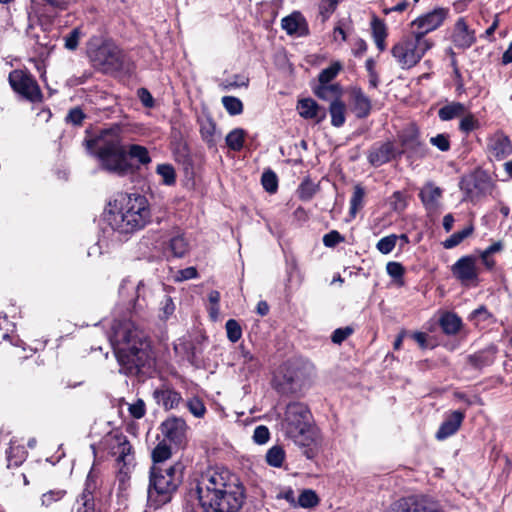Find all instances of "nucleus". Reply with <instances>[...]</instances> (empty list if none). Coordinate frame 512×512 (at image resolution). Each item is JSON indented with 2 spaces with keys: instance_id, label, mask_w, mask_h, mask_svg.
<instances>
[{
  "instance_id": "1",
  "label": "nucleus",
  "mask_w": 512,
  "mask_h": 512,
  "mask_svg": "<svg viewBox=\"0 0 512 512\" xmlns=\"http://www.w3.org/2000/svg\"><path fill=\"white\" fill-rule=\"evenodd\" d=\"M111 344L119 364V372L141 381L152 377L156 359L149 337L134 322L113 325Z\"/></svg>"
},
{
  "instance_id": "2",
  "label": "nucleus",
  "mask_w": 512,
  "mask_h": 512,
  "mask_svg": "<svg viewBox=\"0 0 512 512\" xmlns=\"http://www.w3.org/2000/svg\"><path fill=\"white\" fill-rule=\"evenodd\" d=\"M196 494L203 512H239L246 499L243 483L227 469L203 474L197 482Z\"/></svg>"
},
{
  "instance_id": "3",
  "label": "nucleus",
  "mask_w": 512,
  "mask_h": 512,
  "mask_svg": "<svg viewBox=\"0 0 512 512\" xmlns=\"http://www.w3.org/2000/svg\"><path fill=\"white\" fill-rule=\"evenodd\" d=\"M105 220L114 232L128 239L152 222L151 204L143 194L118 192L107 204Z\"/></svg>"
},
{
  "instance_id": "4",
  "label": "nucleus",
  "mask_w": 512,
  "mask_h": 512,
  "mask_svg": "<svg viewBox=\"0 0 512 512\" xmlns=\"http://www.w3.org/2000/svg\"><path fill=\"white\" fill-rule=\"evenodd\" d=\"M83 144L98 160L100 169L107 173L124 177L140 168L126 159V145L119 125L99 129L90 137H85Z\"/></svg>"
},
{
  "instance_id": "5",
  "label": "nucleus",
  "mask_w": 512,
  "mask_h": 512,
  "mask_svg": "<svg viewBox=\"0 0 512 512\" xmlns=\"http://www.w3.org/2000/svg\"><path fill=\"white\" fill-rule=\"evenodd\" d=\"M282 430L286 438L291 439L309 460L319 454L320 441L313 415L309 407L302 402H291L286 406L282 420Z\"/></svg>"
},
{
  "instance_id": "6",
  "label": "nucleus",
  "mask_w": 512,
  "mask_h": 512,
  "mask_svg": "<svg viewBox=\"0 0 512 512\" xmlns=\"http://www.w3.org/2000/svg\"><path fill=\"white\" fill-rule=\"evenodd\" d=\"M86 56L91 67L104 75L130 74L132 71L130 57L111 37H90L86 43Z\"/></svg>"
},
{
  "instance_id": "7",
  "label": "nucleus",
  "mask_w": 512,
  "mask_h": 512,
  "mask_svg": "<svg viewBox=\"0 0 512 512\" xmlns=\"http://www.w3.org/2000/svg\"><path fill=\"white\" fill-rule=\"evenodd\" d=\"M185 465L177 461L168 466L152 465L149 470L147 501L150 507L158 509L176 494L184 478Z\"/></svg>"
},
{
  "instance_id": "8",
  "label": "nucleus",
  "mask_w": 512,
  "mask_h": 512,
  "mask_svg": "<svg viewBox=\"0 0 512 512\" xmlns=\"http://www.w3.org/2000/svg\"><path fill=\"white\" fill-rule=\"evenodd\" d=\"M434 46L431 39H421L410 31L392 46L391 54L402 69L416 66L426 52Z\"/></svg>"
},
{
  "instance_id": "9",
  "label": "nucleus",
  "mask_w": 512,
  "mask_h": 512,
  "mask_svg": "<svg viewBox=\"0 0 512 512\" xmlns=\"http://www.w3.org/2000/svg\"><path fill=\"white\" fill-rule=\"evenodd\" d=\"M304 380V367L298 361L289 359L276 370L272 379V387L280 395H294L301 390Z\"/></svg>"
},
{
  "instance_id": "10",
  "label": "nucleus",
  "mask_w": 512,
  "mask_h": 512,
  "mask_svg": "<svg viewBox=\"0 0 512 512\" xmlns=\"http://www.w3.org/2000/svg\"><path fill=\"white\" fill-rule=\"evenodd\" d=\"M492 186L490 174L481 167H477L470 174L463 176L459 182L464 199L471 201L486 195Z\"/></svg>"
},
{
  "instance_id": "11",
  "label": "nucleus",
  "mask_w": 512,
  "mask_h": 512,
  "mask_svg": "<svg viewBox=\"0 0 512 512\" xmlns=\"http://www.w3.org/2000/svg\"><path fill=\"white\" fill-rule=\"evenodd\" d=\"M8 81L13 91L21 97L31 102L41 99L40 87L30 72L21 69L12 70L9 73Z\"/></svg>"
},
{
  "instance_id": "12",
  "label": "nucleus",
  "mask_w": 512,
  "mask_h": 512,
  "mask_svg": "<svg viewBox=\"0 0 512 512\" xmlns=\"http://www.w3.org/2000/svg\"><path fill=\"white\" fill-rule=\"evenodd\" d=\"M449 16V8L436 7L433 10L421 14L410 23L411 32L421 39H427L426 35L441 27Z\"/></svg>"
},
{
  "instance_id": "13",
  "label": "nucleus",
  "mask_w": 512,
  "mask_h": 512,
  "mask_svg": "<svg viewBox=\"0 0 512 512\" xmlns=\"http://www.w3.org/2000/svg\"><path fill=\"white\" fill-rule=\"evenodd\" d=\"M401 150L398 155L406 154L408 158L423 159L428 154V147L420 139V130L412 124L399 134Z\"/></svg>"
},
{
  "instance_id": "14",
  "label": "nucleus",
  "mask_w": 512,
  "mask_h": 512,
  "mask_svg": "<svg viewBox=\"0 0 512 512\" xmlns=\"http://www.w3.org/2000/svg\"><path fill=\"white\" fill-rule=\"evenodd\" d=\"M477 259L474 255L460 257L452 266L451 273L455 279L466 286H477L479 272L476 265Z\"/></svg>"
},
{
  "instance_id": "15",
  "label": "nucleus",
  "mask_w": 512,
  "mask_h": 512,
  "mask_svg": "<svg viewBox=\"0 0 512 512\" xmlns=\"http://www.w3.org/2000/svg\"><path fill=\"white\" fill-rule=\"evenodd\" d=\"M449 39L453 46L465 51L477 42V35L467 20V17H459L452 26Z\"/></svg>"
},
{
  "instance_id": "16",
  "label": "nucleus",
  "mask_w": 512,
  "mask_h": 512,
  "mask_svg": "<svg viewBox=\"0 0 512 512\" xmlns=\"http://www.w3.org/2000/svg\"><path fill=\"white\" fill-rule=\"evenodd\" d=\"M97 489V476L88 473L82 492L76 497L73 509L75 512H102L96 507L95 492Z\"/></svg>"
},
{
  "instance_id": "17",
  "label": "nucleus",
  "mask_w": 512,
  "mask_h": 512,
  "mask_svg": "<svg viewBox=\"0 0 512 512\" xmlns=\"http://www.w3.org/2000/svg\"><path fill=\"white\" fill-rule=\"evenodd\" d=\"M187 429L185 420L176 416L167 418L160 425L161 433L177 448H183L186 445Z\"/></svg>"
},
{
  "instance_id": "18",
  "label": "nucleus",
  "mask_w": 512,
  "mask_h": 512,
  "mask_svg": "<svg viewBox=\"0 0 512 512\" xmlns=\"http://www.w3.org/2000/svg\"><path fill=\"white\" fill-rule=\"evenodd\" d=\"M32 3L38 17L44 18L48 23H53L70 6L69 0H32Z\"/></svg>"
},
{
  "instance_id": "19",
  "label": "nucleus",
  "mask_w": 512,
  "mask_h": 512,
  "mask_svg": "<svg viewBox=\"0 0 512 512\" xmlns=\"http://www.w3.org/2000/svg\"><path fill=\"white\" fill-rule=\"evenodd\" d=\"M397 155L398 151H396L394 143L386 141L374 144L369 150L367 159L372 166L380 167L395 159Z\"/></svg>"
},
{
  "instance_id": "20",
  "label": "nucleus",
  "mask_w": 512,
  "mask_h": 512,
  "mask_svg": "<svg viewBox=\"0 0 512 512\" xmlns=\"http://www.w3.org/2000/svg\"><path fill=\"white\" fill-rule=\"evenodd\" d=\"M465 417V411L455 410L449 412L435 434L436 439L442 441L456 434Z\"/></svg>"
},
{
  "instance_id": "21",
  "label": "nucleus",
  "mask_w": 512,
  "mask_h": 512,
  "mask_svg": "<svg viewBox=\"0 0 512 512\" xmlns=\"http://www.w3.org/2000/svg\"><path fill=\"white\" fill-rule=\"evenodd\" d=\"M153 397L166 411L177 408L183 400L180 392L165 384L153 391Z\"/></svg>"
},
{
  "instance_id": "22",
  "label": "nucleus",
  "mask_w": 512,
  "mask_h": 512,
  "mask_svg": "<svg viewBox=\"0 0 512 512\" xmlns=\"http://www.w3.org/2000/svg\"><path fill=\"white\" fill-rule=\"evenodd\" d=\"M190 251V244L184 234H177L165 242L163 253L167 260L184 258Z\"/></svg>"
},
{
  "instance_id": "23",
  "label": "nucleus",
  "mask_w": 512,
  "mask_h": 512,
  "mask_svg": "<svg viewBox=\"0 0 512 512\" xmlns=\"http://www.w3.org/2000/svg\"><path fill=\"white\" fill-rule=\"evenodd\" d=\"M442 196L443 189L436 186L433 182L425 183L418 194V197L427 212H434L439 208V200Z\"/></svg>"
},
{
  "instance_id": "24",
  "label": "nucleus",
  "mask_w": 512,
  "mask_h": 512,
  "mask_svg": "<svg viewBox=\"0 0 512 512\" xmlns=\"http://www.w3.org/2000/svg\"><path fill=\"white\" fill-rule=\"evenodd\" d=\"M112 439L115 444L112 446L113 454H117V461L123 463V466H126L131 463L134 459L133 456V447L129 442L126 435H124L120 431H115L112 433Z\"/></svg>"
},
{
  "instance_id": "25",
  "label": "nucleus",
  "mask_w": 512,
  "mask_h": 512,
  "mask_svg": "<svg viewBox=\"0 0 512 512\" xmlns=\"http://www.w3.org/2000/svg\"><path fill=\"white\" fill-rule=\"evenodd\" d=\"M281 27L288 35L307 36L309 28L304 16L295 11L281 20Z\"/></svg>"
},
{
  "instance_id": "26",
  "label": "nucleus",
  "mask_w": 512,
  "mask_h": 512,
  "mask_svg": "<svg viewBox=\"0 0 512 512\" xmlns=\"http://www.w3.org/2000/svg\"><path fill=\"white\" fill-rule=\"evenodd\" d=\"M353 111L358 119L367 118L372 110V102L361 87H353L350 91Z\"/></svg>"
},
{
  "instance_id": "27",
  "label": "nucleus",
  "mask_w": 512,
  "mask_h": 512,
  "mask_svg": "<svg viewBox=\"0 0 512 512\" xmlns=\"http://www.w3.org/2000/svg\"><path fill=\"white\" fill-rule=\"evenodd\" d=\"M438 325L442 333L450 337L458 335L464 328L462 318L453 311H444L438 319Z\"/></svg>"
},
{
  "instance_id": "28",
  "label": "nucleus",
  "mask_w": 512,
  "mask_h": 512,
  "mask_svg": "<svg viewBox=\"0 0 512 512\" xmlns=\"http://www.w3.org/2000/svg\"><path fill=\"white\" fill-rule=\"evenodd\" d=\"M497 352V346L491 344L484 349L469 355L467 357V362L474 369L481 370L482 368L490 366L494 363Z\"/></svg>"
},
{
  "instance_id": "29",
  "label": "nucleus",
  "mask_w": 512,
  "mask_h": 512,
  "mask_svg": "<svg viewBox=\"0 0 512 512\" xmlns=\"http://www.w3.org/2000/svg\"><path fill=\"white\" fill-rule=\"evenodd\" d=\"M297 110L304 119H315L317 123L326 118V110L312 98H304L298 101Z\"/></svg>"
},
{
  "instance_id": "30",
  "label": "nucleus",
  "mask_w": 512,
  "mask_h": 512,
  "mask_svg": "<svg viewBox=\"0 0 512 512\" xmlns=\"http://www.w3.org/2000/svg\"><path fill=\"white\" fill-rule=\"evenodd\" d=\"M489 150L496 160H503L512 154V142L507 135L499 134L489 144Z\"/></svg>"
},
{
  "instance_id": "31",
  "label": "nucleus",
  "mask_w": 512,
  "mask_h": 512,
  "mask_svg": "<svg viewBox=\"0 0 512 512\" xmlns=\"http://www.w3.org/2000/svg\"><path fill=\"white\" fill-rule=\"evenodd\" d=\"M468 320L472 322L476 328L479 329H484L486 326L496 322L494 315L487 309L485 305H481L477 309L473 310L469 314Z\"/></svg>"
},
{
  "instance_id": "32",
  "label": "nucleus",
  "mask_w": 512,
  "mask_h": 512,
  "mask_svg": "<svg viewBox=\"0 0 512 512\" xmlns=\"http://www.w3.org/2000/svg\"><path fill=\"white\" fill-rule=\"evenodd\" d=\"M28 452L25 446L21 444L10 443V446L6 450L7 467H19L27 459Z\"/></svg>"
},
{
  "instance_id": "33",
  "label": "nucleus",
  "mask_w": 512,
  "mask_h": 512,
  "mask_svg": "<svg viewBox=\"0 0 512 512\" xmlns=\"http://www.w3.org/2000/svg\"><path fill=\"white\" fill-rule=\"evenodd\" d=\"M126 159L136 160L139 165L147 166L152 162L148 149L140 144H128L125 148Z\"/></svg>"
},
{
  "instance_id": "34",
  "label": "nucleus",
  "mask_w": 512,
  "mask_h": 512,
  "mask_svg": "<svg viewBox=\"0 0 512 512\" xmlns=\"http://www.w3.org/2000/svg\"><path fill=\"white\" fill-rule=\"evenodd\" d=\"M331 124L334 127H341L346 121V105L340 98L333 99L329 106Z\"/></svg>"
},
{
  "instance_id": "35",
  "label": "nucleus",
  "mask_w": 512,
  "mask_h": 512,
  "mask_svg": "<svg viewBox=\"0 0 512 512\" xmlns=\"http://www.w3.org/2000/svg\"><path fill=\"white\" fill-rule=\"evenodd\" d=\"M466 107L461 102H450L438 110V117L441 121H450L465 114Z\"/></svg>"
},
{
  "instance_id": "36",
  "label": "nucleus",
  "mask_w": 512,
  "mask_h": 512,
  "mask_svg": "<svg viewBox=\"0 0 512 512\" xmlns=\"http://www.w3.org/2000/svg\"><path fill=\"white\" fill-rule=\"evenodd\" d=\"M313 93L319 99L326 100V101H328V100L332 101L333 99L340 98L342 96V87L338 83H334V84L319 83V85L313 89Z\"/></svg>"
},
{
  "instance_id": "37",
  "label": "nucleus",
  "mask_w": 512,
  "mask_h": 512,
  "mask_svg": "<svg viewBox=\"0 0 512 512\" xmlns=\"http://www.w3.org/2000/svg\"><path fill=\"white\" fill-rule=\"evenodd\" d=\"M172 456V448L171 445H169L166 440L160 441L152 450L151 452V458H152V465H162L167 466L165 464V461H167Z\"/></svg>"
},
{
  "instance_id": "38",
  "label": "nucleus",
  "mask_w": 512,
  "mask_h": 512,
  "mask_svg": "<svg viewBox=\"0 0 512 512\" xmlns=\"http://www.w3.org/2000/svg\"><path fill=\"white\" fill-rule=\"evenodd\" d=\"M246 135L247 133L243 128L231 130L225 138L227 147L234 152L241 151L244 147Z\"/></svg>"
},
{
  "instance_id": "39",
  "label": "nucleus",
  "mask_w": 512,
  "mask_h": 512,
  "mask_svg": "<svg viewBox=\"0 0 512 512\" xmlns=\"http://www.w3.org/2000/svg\"><path fill=\"white\" fill-rule=\"evenodd\" d=\"M216 122L212 117H207L205 120L200 122V135L202 140L208 145V147H214L215 141Z\"/></svg>"
},
{
  "instance_id": "40",
  "label": "nucleus",
  "mask_w": 512,
  "mask_h": 512,
  "mask_svg": "<svg viewBox=\"0 0 512 512\" xmlns=\"http://www.w3.org/2000/svg\"><path fill=\"white\" fill-rule=\"evenodd\" d=\"M474 232L473 224H469L461 231H457L450 235L447 239L442 242V246L445 249H453L461 244L466 238L470 237Z\"/></svg>"
},
{
  "instance_id": "41",
  "label": "nucleus",
  "mask_w": 512,
  "mask_h": 512,
  "mask_svg": "<svg viewBox=\"0 0 512 512\" xmlns=\"http://www.w3.org/2000/svg\"><path fill=\"white\" fill-rule=\"evenodd\" d=\"M320 498L312 489H303L298 496L296 507L311 509L318 506Z\"/></svg>"
},
{
  "instance_id": "42",
  "label": "nucleus",
  "mask_w": 512,
  "mask_h": 512,
  "mask_svg": "<svg viewBox=\"0 0 512 512\" xmlns=\"http://www.w3.org/2000/svg\"><path fill=\"white\" fill-rule=\"evenodd\" d=\"M318 190L319 186L307 177L298 186L297 196L301 201H310Z\"/></svg>"
},
{
  "instance_id": "43",
  "label": "nucleus",
  "mask_w": 512,
  "mask_h": 512,
  "mask_svg": "<svg viewBox=\"0 0 512 512\" xmlns=\"http://www.w3.org/2000/svg\"><path fill=\"white\" fill-rule=\"evenodd\" d=\"M387 274L393 279L394 283L398 286H404L406 269L402 263L390 261L386 265Z\"/></svg>"
},
{
  "instance_id": "44",
  "label": "nucleus",
  "mask_w": 512,
  "mask_h": 512,
  "mask_svg": "<svg viewBox=\"0 0 512 512\" xmlns=\"http://www.w3.org/2000/svg\"><path fill=\"white\" fill-rule=\"evenodd\" d=\"M156 173L162 177V184L166 186H173L176 184L177 175L172 164H158L156 167Z\"/></svg>"
},
{
  "instance_id": "45",
  "label": "nucleus",
  "mask_w": 512,
  "mask_h": 512,
  "mask_svg": "<svg viewBox=\"0 0 512 512\" xmlns=\"http://www.w3.org/2000/svg\"><path fill=\"white\" fill-rule=\"evenodd\" d=\"M343 69V65L340 61H333L327 68L323 69L318 75V81L321 84H330L334 80L339 72Z\"/></svg>"
},
{
  "instance_id": "46",
  "label": "nucleus",
  "mask_w": 512,
  "mask_h": 512,
  "mask_svg": "<svg viewBox=\"0 0 512 512\" xmlns=\"http://www.w3.org/2000/svg\"><path fill=\"white\" fill-rule=\"evenodd\" d=\"M285 450L279 445L272 446L266 453V462L269 466L280 468L285 460Z\"/></svg>"
},
{
  "instance_id": "47",
  "label": "nucleus",
  "mask_w": 512,
  "mask_h": 512,
  "mask_svg": "<svg viewBox=\"0 0 512 512\" xmlns=\"http://www.w3.org/2000/svg\"><path fill=\"white\" fill-rule=\"evenodd\" d=\"M410 337L418 344L419 348L422 350H432L439 345L436 338L429 337V335L426 332L415 331L410 334Z\"/></svg>"
},
{
  "instance_id": "48",
  "label": "nucleus",
  "mask_w": 512,
  "mask_h": 512,
  "mask_svg": "<svg viewBox=\"0 0 512 512\" xmlns=\"http://www.w3.org/2000/svg\"><path fill=\"white\" fill-rule=\"evenodd\" d=\"M221 101L229 115L236 116L243 112L244 106L239 98L235 96H223Z\"/></svg>"
},
{
  "instance_id": "49",
  "label": "nucleus",
  "mask_w": 512,
  "mask_h": 512,
  "mask_svg": "<svg viewBox=\"0 0 512 512\" xmlns=\"http://www.w3.org/2000/svg\"><path fill=\"white\" fill-rule=\"evenodd\" d=\"M261 184L264 190L270 194L276 193L278 190V177L272 170H266L261 176Z\"/></svg>"
},
{
  "instance_id": "50",
  "label": "nucleus",
  "mask_w": 512,
  "mask_h": 512,
  "mask_svg": "<svg viewBox=\"0 0 512 512\" xmlns=\"http://www.w3.org/2000/svg\"><path fill=\"white\" fill-rule=\"evenodd\" d=\"M412 512H444L436 503L413 497Z\"/></svg>"
},
{
  "instance_id": "51",
  "label": "nucleus",
  "mask_w": 512,
  "mask_h": 512,
  "mask_svg": "<svg viewBox=\"0 0 512 512\" xmlns=\"http://www.w3.org/2000/svg\"><path fill=\"white\" fill-rule=\"evenodd\" d=\"M227 338L230 342L236 343L242 337V327L235 319L227 320L225 324Z\"/></svg>"
},
{
  "instance_id": "52",
  "label": "nucleus",
  "mask_w": 512,
  "mask_h": 512,
  "mask_svg": "<svg viewBox=\"0 0 512 512\" xmlns=\"http://www.w3.org/2000/svg\"><path fill=\"white\" fill-rule=\"evenodd\" d=\"M397 240H398V235L390 234L388 236L381 238L377 242L376 248L380 253H382L384 255L389 254L394 250Z\"/></svg>"
},
{
  "instance_id": "53",
  "label": "nucleus",
  "mask_w": 512,
  "mask_h": 512,
  "mask_svg": "<svg viewBox=\"0 0 512 512\" xmlns=\"http://www.w3.org/2000/svg\"><path fill=\"white\" fill-rule=\"evenodd\" d=\"M81 36V28L75 27L64 37V47L69 51L77 50Z\"/></svg>"
},
{
  "instance_id": "54",
  "label": "nucleus",
  "mask_w": 512,
  "mask_h": 512,
  "mask_svg": "<svg viewBox=\"0 0 512 512\" xmlns=\"http://www.w3.org/2000/svg\"><path fill=\"white\" fill-rule=\"evenodd\" d=\"M364 196V188L361 185H356L350 199V212L352 214H355L360 208H362Z\"/></svg>"
},
{
  "instance_id": "55",
  "label": "nucleus",
  "mask_w": 512,
  "mask_h": 512,
  "mask_svg": "<svg viewBox=\"0 0 512 512\" xmlns=\"http://www.w3.org/2000/svg\"><path fill=\"white\" fill-rule=\"evenodd\" d=\"M480 127V123L477 118L472 113L464 116L459 123V130L462 133L469 134L474 130H477Z\"/></svg>"
},
{
  "instance_id": "56",
  "label": "nucleus",
  "mask_w": 512,
  "mask_h": 512,
  "mask_svg": "<svg viewBox=\"0 0 512 512\" xmlns=\"http://www.w3.org/2000/svg\"><path fill=\"white\" fill-rule=\"evenodd\" d=\"M189 412L197 418H202L206 414V406L199 397H193L187 401Z\"/></svg>"
},
{
  "instance_id": "57",
  "label": "nucleus",
  "mask_w": 512,
  "mask_h": 512,
  "mask_svg": "<svg viewBox=\"0 0 512 512\" xmlns=\"http://www.w3.org/2000/svg\"><path fill=\"white\" fill-rule=\"evenodd\" d=\"M85 119L86 114L79 106L71 108L65 117L66 123L73 126H82Z\"/></svg>"
},
{
  "instance_id": "58",
  "label": "nucleus",
  "mask_w": 512,
  "mask_h": 512,
  "mask_svg": "<svg viewBox=\"0 0 512 512\" xmlns=\"http://www.w3.org/2000/svg\"><path fill=\"white\" fill-rule=\"evenodd\" d=\"M371 30L373 39L387 38L388 31L384 20L374 16L371 20Z\"/></svg>"
},
{
  "instance_id": "59",
  "label": "nucleus",
  "mask_w": 512,
  "mask_h": 512,
  "mask_svg": "<svg viewBox=\"0 0 512 512\" xmlns=\"http://www.w3.org/2000/svg\"><path fill=\"white\" fill-rule=\"evenodd\" d=\"M322 242L327 248H335L340 243L345 242V236L337 230H331L323 236Z\"/></svg>"
},
{
  "instance_id": "60",
  "label": "nucleus",
  "mask_w": 512,
  "mask_h": 512,
  "mask_svg": "<svg viewBox=\"0 0 512 512\" xmlns=\"http://www.w3.org/2000/svg\"><path fill=\"white\" fill-rule=\"evenodd\" d=\"M430 143L441 152H447L451 148L450 136L447 133H440L431 137Z\"/></svg>"
},
{
  "instance_id": "61",
  "label": "nucleus",
  "mask_w": 512,
  "mask_h": 512,
  "mask_svg": "<svg viewBox=\"0 0 512 512\" xmlns=\"http://www.w3.org/2000/svg\"><path fill=\"white\" fill-rule=\"evenodd\" d=\"M64 489H53L44 493L41 497L42 504L46 507L51 506L53 503L61 500L66 495Z\"/></svg>"
},
{
  "instance_id": "62",
  "label": "nucleus",
  "mask_w": 512,
  "mask_h": 512,
  "mask_svg": "<svg viewBox=\"0 0 512 512\" xmlns=\"http://www.w3.org/2000/svg\"><path fill=\"white\" fill-rule=\"evenodd\" d=\"M354 333V328L351 326H345L335 329L331 334V341L334 344H342L348 337Z\"/></svg>"
},
{
  "instance_id": "63",
  "label": "nucleus",
  "mask_w": 512,
  "mask_h": 512,
  "mask_svg": "<svg viewBox=\"0 0 512 512\" xmlns=\"http://www.w3.org/2000/svg\"><path fill=\"white\" fill-rule=\"evenodd\" d=\"M413 497L401 498L390 505L387 512H412Z\"/></svg>"
},
{
  "instance_id": "64",
  "label": "nucleus",
  "mask_w": 512,
  "mask_h": 512,
  "mask_svg": "<svg viewBox=\"0 0 512 512\" xmlns=\"http://www.w3.org/2000/svg\"><path fill=\"white\" fill-rule=\"evenodd\" d=\"M342 0H321L319 11L324 20L328 19Z\"/></svg>"
}]
</instances>
